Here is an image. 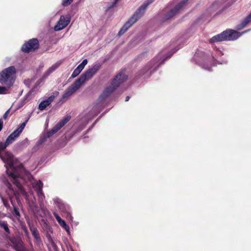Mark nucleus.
Returning a JSON list of instances; mask_svg holds the SVG:
<instances>
[{
    "mask_svg": "<svg viewBox=\"0 0 251 251\" xmlns=\"http://www.w3.org/2000/svg\"><path fill=\"white\" fill-rule=\"evenodd\" d=\"M16 74V70L13 66L3 69L0 73V83L3 86H0V94H5L7 89L13 86Z\"/></svg>",
    "mask_w": 251,
    "mask_h": 251,
    "instance_id": "nucleus-1",
    "label": "nucleus"
},
{
    "mask_svg": "<svg viewBox=\"0 0 251 251\" xmlns=\"http://www.w3.org/2000/svg\"><path fill=\"white\" fill-rule=\"evenodd\" d=\"M9 176L12 178V182L16 186L18 189V190L15 191L11 183L8 181L5 183V185L8 188V190L11 191V193H13L15 196L18 205L19 206H22V204L20 200V195H22L26 199H28V197L27 193L25 191L20 181V179H22V178L20 177L19 174L15 172H10L9 174Z\"/></svg>",
    "mask_w": 251,
    "mask_h": 251,
    "instance_id": "nucleus-2",
    "label": "nucleus"
},
{
    "mask_svg": "<svg viewBox=\"0 0 251 251\" xmlns=\"http://www.w3.org/2000/svg\"><path fill=\"white\" fill-rule=\"evenodd\" d=\"M127 79V76L125 74V70L120 72L112 80L111 84L103 90L99 98L100 101H103L108 98Z\"/></svg>",
    "mask_w": 251,
    "mask_h": 251,
    "instance_id": "nucleus-3",
    "label": "nucleus"
},
{
    "mask_svg": "<svg viewBox=\"0 0 251 251\" xmlns=\"http://www.w3.org/2000/svg\"><path fill=\"white\" fill-rule=\"evenodd\" d=\"M241 35V34L236 30L227 29L210 39L209 43H213L225 41H233L237 39Z\"/></svg>",
    "mask_w": 251,
    "mask_h": 251,
    "instance_id": "nucleus-4",
    "label": "nucleus"
},
{
    "mask_svg": "<svg viewBox=\"0 0 251 251\" xmlns=\"http://www.w3.org/2000/svg\"><path fill=\"white\" fill-rule=\"evenodd\" d=\"M100 67L101 65L100 64H95L92 68L87 70L81 75L75 81L81 86L86 80L92 78L100 69Z\"/></svg>",
    "mask_w": 251,
    "mask_h": 251,
    "instance_id": "nucleus-5",
    "label": "nucleus"
},
{
    "mask_svg": "<svg viewBox=\"0 0 251 251\" xmlns=\"http://www.w3.org/2000/svg\"><path fill=\"white\" fill-rule=\"evenodd\" d=\"M5 238L11 243V246L16 251H27L24 242L20 237L10 236L7 233L5 234Z\"/></svg>",
    "mask_w": 251,
    "mask_h": 251,
    "instance_id": "nucleus-6",
    "label": "nucleus"
},
{
    "mask_svg": "<svg viewBox=\"0 0 251 251\" xmlns=\"http://www.w3.org/2000/svg\"><path fill=\"white\" fill-rule=\"evenodd\" d=\"M39 42L37 38H32L25 42L21 47V50L25 53H29L37 50Z\"/></svg>",
    "mask_w": 251,
    "mask_h": 251,
    "instance_id": "nucleus-7",
    "label": "nucleus"
},
{
    "mask_svg": "<svg viewBox=\"0 0 251 251\" xmlns=\"http://www.w3.org/2000/svg\"><path fill=\"white\" fill-rule=\"evenodd\" d=\"M162 61L159 62L158 57H155L151 60L141 71V75H144L149 71L150 74L153 73L159 67Z\"/></svg>",
    "mask_w": 251,
    "mask_h": 251,
    "instance_id": "nucleus-8",
    "label": "nucleus"
},
{
    "mask_svg": "<svg viewBox=\"0 0 251 251\" xmlns=\"http://www.w3.org/2000/svg\"><path fill=\"white\" fill-rule=\"evenodd\" d=\"M70 115H67L62 120L58 122L51 130L47 132L46 138H49L56 133L60 130L65 124H66L71 119Z\"/></svg>",
    "mask_w": 251,
    "mask_h": 251,
    "instance_id": "nucleus-9",
    "label": "nucleus"
},
{
    "mask_svg": "<svg viewBox=\"0 0 251 251\" xmlns=\"http://www.w3.org/2000/svg\"><path fill=\"white\" fill-rule=\"evenodd\" d=\"M189 0H183L174 8L167 12L163 18V21H166L173 18L187 3Z\"/></svg>",
    "mask_w": 251,
    "mask_h": 251,
    "instance_id": "nucleus-10",
    "label": "nucleus"
},
{
    "mask_svg": "<svg viewBox=\"0 0 251 251\" xmlns=\"http://www.w3.org/2000/svg\"><path fill=\"white\" fill-rule=\"evenodd\" d=\"M80 86L75 81L66 90L64 94L62 95L60 101L65 102L66 100L74 93Z\"/></svg>",
    "mask_w": 251,
    "mask_h": 251,
    "instance_id": "nucleus-11",
    "label": "nucleus"
},
{
    "mask_svg": "<svg viewBox=\"0 0 251 251\" xmlns=\"http://www.w3.org/2000/svg\"><path fill=\"white\" fill-rule=\"evenodd\" d=\"M70 22V18L69 17H65L61 16L57 25L54 26L55 31L60 30L66 27Z\"/></svg>",
    "mask_w": 251,
    "mask_h": 251,
    "instance_id": "nucleus-12",
    "label": "nucleus"
},
{
    "mask_svg": "<svg viewBox=\"0 0 251 251\" xmlns=\"http://www.w3.org/2000/svg\"><path fill=\"white\" fill-rule=\"evenodd\" d=\"M143 15H142L138 10L135 12L130 19L125 24L126 25V27L129 29L135 23H136L139 19H140Z\"/></svg>",
    "mask_w": 251,
    "mask_h": 251,
    "instance_id": "nucleus-13",
    "label": "nucleus"
},
{
    "mask_svg": "<svg viewBox=\"0 0 251 251\" xmlns=\"http://www.w3.org/2000/svg\"><path fill=\"white\" fill-rule=\"evenodd\" d=\"M30 230L34 237V241L37 244L41 243L42 240L37 228L30 223L28 224Z\"/></svg>",
    "mask_w": 251,
    "mask_h": 251,
    "instance_id": "nucleus-14",
    "label": "nucleus"
},
{
    "mask_svg": "<svg viewBox=\"0 0 251 251\" xmlns=\"http://www.w3.org/2000/svg\"><path fill=\"white\" fill-rule=\"evenodd\" d=\"M28 119H27L25 122L21 124L19 127L10 135L16 139L23 131L28 122Z\"/></svg>",
    "mask_w": 251,
    "mask_h": 251,
    "instance_id": "nucleus-15",
    "label": "nucleus"
},
{
    "mask_svg": "<svg viewBox=\"0 0 251 251\" xmlns=\"http://www.w3.org/2000/svg\"><path fill=\"white\" fill-rule=\"evenodd\" d=\"M251 22V13L248 15L240 24L237 25V30H242L250 23Z\"/></svg>",
    "mask_w": 251,
    "mask_h": 251,
    "instance_id": "nucleus-16",
    "label": "nucleus"
},
{
    "mask_svg": "<svg viewBox=\"0 0 251 251\" xmlns=\"http://www.w3.org/2000/svg\"><path fill=\"white\" fill-rule=\"evenodd\" d=\"M154 0H147L137 10H138L142 15H144L148 6Z\"/></svg>",
    "mask_w": 251,
    "mask_h": 251,
    "instance_id": "nucleus-17",
    "label": "nucleus"
},
{
    "mask_svg": "<svg viewBox=\"0 0 251 251\" xmlns=\"http://www.w3.org/2000/svg\"><path fill=\"white\" fill-rule=\"evenodd\" d=\"M59 67V65L57 64H55L53 65L52 66L50 67L46 72L44 73L43 75V78H47L51 73H52L53 71H54L58 67Z\"/></svg>",
    "mask_w": 251,
    "mask_h": 251,
    "instance_id": "nucleus-18",
    "label": "nucleus"
},
{
    "mask_svg": "<svg viewBox=\"0 0 251 251\" xmlns=\"http://www.w3.org/2000/svg\"><path fill=\"white\" fill-rule=\"evenodd\" d=\"M0 227L3 228L6 234H10V230L9 228L8 225L6 221L0 220Z\"/></svg>",
    "mask_w": 251,
    "mask_h": 251,
    "instance_id": "nucleus-19",
    "label": "nucleus"
},
{
    "mask_svg": "<svg viewBox=\"0 0 251 251\" xmlns=\"http://www.w3.org/2000/svg\"><path fill=\"white\" fill-rule=\"evenodd\" d=\"M83 69L84 68H82L81 66L79 65L73 72L71 75V77L75 78L80 73V72L82 71Z\"/></svg>",
    "mask_w": 251,
    "mask_h": 251,
    "instance_id": "nucleus-20",
    "label": "nucleus"
},
{
    "mask_svg": "<svg viewBox=\"0 0 251 251\" xmlns=\"http://www.w3.org/2000/svg\"><path fill=\"white\" fill-rule=\"evenodd\" d=\"M49 104L48 101H46V100H44L40 102L39 105L38 109L41 111H42L46 109V108L49 106Z\"/></svg>",
    "mask_w": 251,
    "mask_h": 251,
    "instance_id": "nucleus-21",
    "label": "nucleus"
},
{
    "mask_svg": "<svg viewBox=\"0 0 251 251\" xmlns=\"http://www.w3.org/2000/svg\"><path fill=\"white\" fill-rule=\"evenodd\" d=\"M8 146H9V145L7 144L6 141L5 143L2 142H0V157L1 158H2V157L1 154V151L4 150Z\"/></svg>",
    "mask_w": 251,
    "mask_h": 251,
    "instance_id": "nucleus-22",
    "label": "nucleus"
},
{
    "mask_svg": "<svg viewBox=\"0 0 251 251\" xmlns=\"http://www.w3.org/2000/svg\"><path fill=\"white\" fill-rule=\"evenodd\" d=\"M13 215L17 218H19L21 216L20 213L19 208L16 206L15 205H13Z\"/></svg>",
    "mask_w": 251,
    "mask_h": 251,
    "instance_id": "nucleus-23",
    "label": "nucleus"
},
{
    "mask_svg": "<svg viewBox=\"0 0 251 251\" xmlns=\"http://www.w3.org/2000/svg\"><path fill=\"white\" fill-rule=\"evenodd\" d=\"M43 184L41 181L37 182L34 187L35 190L37 192L38 191H41L42 190Z\"/></svg>",
    "mask_w": 251,
    "mask_h": 251,
    "instance_id": "nucleus-24",
    "label": "nucleus"
},
{
    "mask_svg": "<svg viewBox=\"0 0 251 251\" xmlns=\"http://www.w3.org/2000/svg\"><path fill=\"white\" fill-rule=\"evenodd\" d=\"M2 202L4 206L7 208L9 209L10 208V204H9L8 201L7 199L4 198L2 197H1Z\"/></svg>",
    "mask_w": 251,
    "mask_h": 251,
    "instance_id": "nucleus-25",
    "label": "nucleus"
},
{
    "mask_svg": "<svg viewBox=\"0 0 251 251\" xmlns=\"http://www.w3.org/2000/svg\"><path fill=\"white\" fill-rule=\"evenodd\" d=\"M126 26V25H124L120 30L118 33V35L119 36L123 35L128 29Z\"/></svg>",
    "mask_w": 251,
    "mask_h": 251,
    "instance_id": "nucleus-26",
    "label": "nucleus"
},
{
    "mask_svg": "<svg viewBox=\"0 0 251 251\" xmlns=\"http://www.w3.org/2000/svg\"><path fill=\"white\" fill-rule=\"evenodd\" d=\"M126 26V25H124L120 30L118 33V35L119 36L123 35L128 29Z\"/></svg>",
    "mask_w": 251,
    "mask_h": 251,
    "instance_id": "nucleus-27",
    "label": "nucleus"
},
{
    "mask_svg": "<svg viewBox=\"0 0 251 251\" xmlns=\"http://www.w3.org/2000/svg\"><path fill=\"white\" fill-rule=\"evenodd\" d=\"M16 139L9 135L8 137L7 138L6 140V142L7 144H8L9 145L11 144H12L14 141H15Z\"/></svg>",
    "mask_w": 251,
    "mask_h": 251,
    "instance_id": "nucleus-28",
    "label": "nucleus"
},
{
    "mask_svg": "<svg viewBox=\"0 0 251 251\" xmlns=\"http://www.w3.org/2000/svg\"><path fill=\"white\" fill-rule=\"evenodd\" d=\"M73 1V0H62V6L64 7L68 6V5H70L72 2Z\"/></svg>",
    "mask_w": 251,
    "mask_h": 251,
    "instance_id": "nucleus-29",
    "label": "nucleus"
},
{
    "mask_svg": "<svg viewBox=\"0 0 251 251\" xmlns=\"http://www.w3.org/2000/svg\"><path fill=\"white\" fill-rule=\"evenodd\" d=\"M21 228L23 230L25 236H26L27 237H28L29 236V232L28 231V229L26 226L25 225H22Z\"/></svg>",
    "mask_w": 251,
    "mask_h": 251,
    "instance_id": "nucleus-30",
    "label": "nucleus"
},
{
    "mask_svg": "<svg viewBox=\"0 0 251 251\" xmlns=\"http://www.w3.org/2000/svg\"><path fill=\"white\" fill-rule=\"evenodd\" d=\"M61 226H62L66 230L68 231L69 226L66 224L64 220H62L60 223H58Z\"/></svg>",
    "mask_w": 251,
    "mask_h": 251,
    "instance_id": "nucleus-31",
    "label": "nucleus"
},
{
    "mask_svg": "<svg viewBox=\"0 0 251 251\" xmlns=\"http://www.w3.org/2000/svg\"><path fill=\"white\" fill-rule=\"evenodd\" d=\"M51 245L53 251H59V249L52 241L51 242Z\"/></svg>",
    "mask_w": 251,
    "mask_h": 251,
    "instance_id": "nucleus-32",
    "label": "nucleus"
},
{
    "mask_svg": "<svg viewBox=\"0 0 251 251\" xmlns=\"http://www.w3.org/2000/svg\"><path fill=\"white\" fill-rule=\"evenodd\" d=\"M53 215L55 217L56 220L58 222V223H60V222L62 221V219L61 218V217L55 212L53 213Z\"/></svg>",
    "mask_w": 251,
    "mask_h": 251,
    "instance_id": "nucleus-33",
    "label": "nucleus"
},
{
    "mask_svg": "<svg viewBox=\"0 0 251 251\" xmlns=\"http://www.w3.org/2000/svg\"><path fill=\"white\" fill-rule=\"evenodd\" d=\"M55 97L53 95L50 96L48 98V99L46 100V101L48 102L49 104L50 105L52 101L54 100Z\"/></svg>",
    "mask_w": 251,
    "mask_h": 251,
    "instance_id": "nucleus-34",
    "label": "nucleus"
},
{
    "mask_svg": "<svg viewBox=\"0 0 251 251\" xmlns=\"http://www.w3.org/2000/svg\"><path fill=\"white\" fill-rule=\"evenodd\" d=\"M63 214L64 216H66V217L69 220H71L72 219V216L71 213L68 211H66L63 212Z\"/></svg>",
    "mask_w": 251,
    "mask_h": 251,
    "instance_id": "nucleus-35",
    "label": "nucleus"
},
{
    "mask_svg": "<svg viewBox=\"0 0 251 251\" xmlns=\"http://www.w3.org/2000/svg\"><path fill=\"white\" fill-rule=\"evenodd\" d=\"M6 193H7V195H8V197H9L10 201L12 206H13V205H15V204L14 202V201L13 200V197L11 196V194L7 191H6Z\"/></svg>",
    "mask_w": 251,
    "mask_h": 251,
    "instance_id": "nucleus-36",
    "label": "nucleus"
},
{
    "mask_svg": "<svg viewBox=\"0 0 251 251\" xmlns=\"http://www.w3.org/2000/svg\"><path fill=\"white\" fill-rule=\"evenodd\" d=\"M87 63H88V61L86 59H84L82 61V63L81 64H80L79 65L80 66H81L82 67V68H84V67L85 66V65L87 64Z\"/></svg>",
    "mask_w": 251,
    "mask_h": 251,
    "instance_id": "nucleus-37",
    "label": "nucleus"
},
{
    "mask_svg": "<svg viewBox=\"0 0 251 251\" xmlns=\"http://www.w3.org/2000/svg\"><path fill=\"white\" fill-rule=\"evenodd\" d=\"M9 113V109L7 110L3 115V119L6 120Z\"/></svg>",
    "mask_w": 251,
    "mask_h": 251,
    "instance_id": "nucleus-38",
    "label": "nucleus"
},
{
    "mask_svg": "<svg viewBox=\"0 0 251 251\" xmlns=\"http://www.w3.org/2000/svg\"><path fill=\"white\" fill-rule=\"evenodd\" d=\"M3 127V122L2 119H0V132L1 131Z\"/></svg>",
    "mask_w": 251,
    "mask_h": 251,
    "instance_id": "nucleus-39",
    "label": "nucleus"
},
{
    "mask_svg": "<svg viewBox=\"0 0 251 251\" xmlns=\"http://www.w3.org/2000/svg\"><path fill=\"white\" fill-rule=\"evenodd\" d=\"M119 0H114V1L112 2V5L109 7V8H111L116 5Z\"/></svg>",
    "mask_w": 251,
    "mask_h": 251,
    "instance_id": "nucleus-40",
    "label": "nucleus"
},
{
    "mask_svg": "<svg viewBox=\"0 0 251 251\" xmlns=\"http://www.w3.org/2000/svg\"><path fill=\"white\" fill-rule=\"evenodd\" d=\"M37 194H38L39 197H42V196L44 197V193L43 192L42 190H41V191H37Z\"/></svg>",
    "mask_w": 251,
    "mask_h": 251,
    "instance_id": "nucleus-41",
    "label": "nucleus"
},
{
    "mask_svg": "<svg viewBox=\"0 0 251 251\" xmlns=\"http://www.w3.org/2000/svg\"><path fill=\"white\" fill-rule=\"evenodd\" d=\"M130 99V97L129 96H127L126 98V100H125V101H127L129 100Z\"/></svg>",
    "mask_w": 251,
    "mask_h": 251,
    "instance_id": "nucleus-42",
    "label": "nucleus"
},
{
    "mask_svg": "<svg viewBox=\"0 0 251 251\" xmlns=\"http://www.w3.org/2000/svg\"><path fill=\"white\" fill-rule=\"evenodd\" d=\"M0 251H8L4 250V249H2L1 248H0Z\"/></svg>",
    "mask_w": 251,
    "mask_h": 251,
    "instance_id": "nucleus-43",
    "label": "nucleus"
},
{
    "mask_svg": "<svg viewBox=\"0 0 251 251\" xmlns=\"http://www.w3.org/2000/svg\"><path fill=\"white\" fill-rule=\"evenodd\" d=\"M13 163H12L11 164H10V167H12L13 166Z\"/></svg>",
    "mask_w": 251,
    "mask_h": 251,
    "instance_id": "nucleus-44",
    "label": "nucleus"
},
{
    "mask_svg": "<svg viewBox=\"0 0 251 251\" xmlns=\"http://www.w3.org/2000/svg\"><path fill=\"white\" fill-rule=\"evenodd\" d=\"M27 251H28V250H27Z\"/></svg>",
    "mask_w": 251,
    "mask_h": 251,
    "instance_id": "nucleus-45",
    "label": "nucleus"
}]
</instances>
